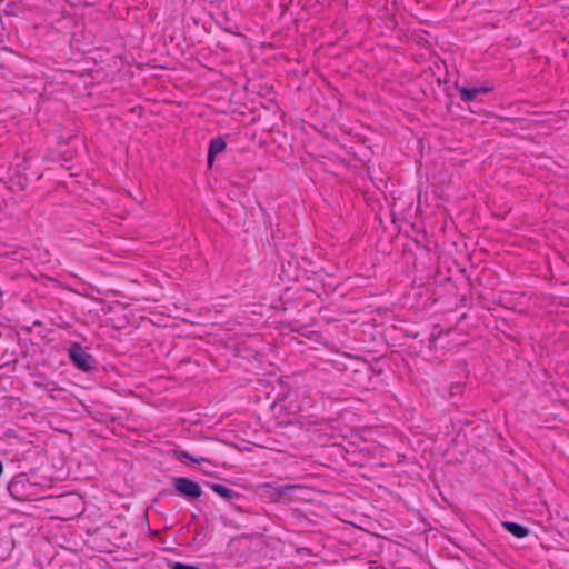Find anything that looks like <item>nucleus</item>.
Here are the masks:
<instances>
[{
	"label": "nucleus",
	"instance_id": "nucleus-1",
	"mask_svg": "<svg viewBox=\"0 0 569 569\" xmlns=\"http://www.w3.org/2000/svg\"><path fill=\"white\" fill-rule=\"evenodd\" d=\"M71 363L80 371L93 372L97 368L96 358L87 352L78 342H72L68 349Z\"/></svg>",
	"mask_w": 569,
	"mask_h": 569
},
{
	"label": "nucleus",
	"instance_id": "nucleus-2",
	"mask_svg": "<svg viewBox=\"0 0 569 569\" xmlns=\"http://www.w3.org/2000/svg\"><path fill=\"white\" fill-rule=\"evenodd\" d=\"M172 487L179 496L187 500H196L202 496L201 486L187 477L172 478Z\"/></svg>",
	"mask_w": 569,
	"mask_h": 569
},
{
	"label": "nucleus",
	"instance_id": "nucleus-3",
	"mask_svg": "<svg viewBox=\"0 0 569 569\" xmlns=\"http://www.w3.org/2000/svg\"><path fill=\"white\" fill-rule=\"evenodd\" d=\"M210 489L216 492L218 496H220L221 498H223L226 501L230 502V503H233L234 500H238L241 498V495L222 485V483H210L209 485Z\"/></svg>",
	"mask_w": 569,
	"mask_h": 569
},
{
	"label": "nucleus",
	"instance_id": "nucleus-4",
	"mask_svg": "<svg viewBox=\"0 0 569 569\" xmlns=\"http://www.w3.org/2000/svg\"><path fill=\"white\" fill-rule=\"evenodd\" d=\"M460 99L463 102H471L481 93H488L492 90L491 87H460L459 89Z\"/></svg>",
	"mask_w": 569,
	"mask_h": 569
},
{
	"label": "nucleus",
	"instance_id": "nucleus-5",
	"mask_svg": "<svg viewBox=\"0 0 569 569\" xmlns=\"http://www.w3.org/2000/svg\"><path fill=\"white\" fill-rule=\"evenodd\" d=\"M227 147L224 139L221 136L211 139L208 149V164L212 166L217 154L221 153Z\"/></svg>",
	"mask_w": 569,
	"mask_h": 569
},
{
	"label": "nucleus",
	"instance_id": "nucleus-6",
	"mask_svg": "<svg viewBox=\"0 0 569 569\" xmlns=\"http://www.w3.org/2000/svg\"><path fill=\"white\" fill-rule=\"evenodd\" d=\"M501 526L517 538H526L530 535L529 528L512 521H502Z\"/></svg>",
	"mask_w": 569,
	"mask_h": 569
},
{
	"label": "nucleus",
	"instance_id": "nucleus-7",
	"mask_svg": "<svg viewBox=\"0 0 569 569\" xmlns=\"http://www.w3.org/2000/svg\"><path fill=\"white\" fill-rule=\"evenodd\" d=\"M174 455H176V458L180 462H187V461H190V462H193V463H200L202 461H208L209 462V460L206 459V458L198 457V456H192L189 452L183 451V450L176 451Z\"/></svg>",
	"mask_w": 569,
	"mask_h": 569
},
{
	"label": "nucleus",
	"instance_id": "nucleus-8",
	"mask_svg": "<svg viewBox=\"0 0 569 569\" xmlns=\"http://www.w3.org/2000/svg\"><path fill=\"white\" fill-rule=\"evenodd\" d=\"M171 569H200V568L197 567V566H193V565H188V563H182V562H174L171 566Z\"/></svg>",
	"mask_w": 569,
	"mask_h": 569
}]
</instances>
